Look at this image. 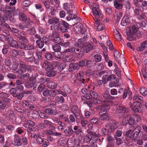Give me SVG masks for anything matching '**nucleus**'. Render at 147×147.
Here are the masks:
<instances>
[{"label":"nucleus","mask_w":147,"mask_h":147,"mask_svg":"<svg viewBox=\"0 0 147 147\" xmlns=\"http://www.w3.org/2000/svg\"><path fill=\"white\" fill-rule=\"evenodd\" d=\"M75 26H76V29L78 28V30L80 31L83 37L79 39L78 40V42H75L74 44V45L75 47V48L81 47V45L83 44V42L87 40L88 37V35L86 32V30L85 28H83L81 30L82 28V24L80 22L77 23L76 24H75Z\"/></svg>","instance_id":"nucleus-1"},{"label":"nucleus","mask_w":147,"mask_h":147,"mask_svg":"<svg viewBox=\"0 0 147 147\" xmlns=\"http://www.w3.org/2000/svg\"><path fill=\"white\" fill-rule=\"evenodd\" d=\"M89 135H86L83 138L84 142L86 143H88L91 141L90 146H92L94 145V143L97 140V134L95 133L90 131L89 130H87Z\"/></svg>","instance_id":"nucleus-2"},{"label":"nucleus","mask_w":147,"mask_h":147,"mask_svg":"<svg viewBox=\"0 0 147 147\" xmlns=\"http://www.w3.org/2000/svg\"><path fill=\"white\" fill-rule=\"evenodd\" d=\"M50 28L51 30H58L59 29L63 33L67 32L69 29V24L65 21H63L61 22H60L56 27L54 26H52L50 27Z\"/></svg>","instance_id":"nucleus-3"},{"label":"nucleus","mask_w":147,"mask_h":147,"mask_svg":"<svg viewBox=\"0 0 147 147\" xmlns=\"http://www.w3.org/2000/svg\"><path fill=\"white\" fill-rule=\"evenodd\" d=\"M31 69L30 65H26L24 62L21 61L20 62L19 68L17 71L18 74H21L26 73V71L28 72Z\"/></svg>","instance_id":"nucleus-4"},{"label":"nucleus","mask_w":147,"mask_h":147,"mask_svg":"<svg viewBox=\"0 0 147 147\" xmlns=\"http://www.w3.org/2000/svg\"><path fill=\"white\" fill-rule=\"evenodd\" d=\"M130 107L135 113L143 112L144 109L142 104L139 101L134 102Z\"/></svg>","instance_id":"nucleus-5"},{"label":"nucleus","mask_w":147,"mask_h":147,"mask_svg":"<svg viewBox=\"0 0 147 147\" xmlns=\"http://www.w3.org/2000/svg\"><path fill=\"white\" fill-rule=\"evenodd\" d=\"M92 14L95 16V18L94 19L95 21V25H97L100 23V20L99 17L101 18L102 17L103 15L100 10L97 9L96 7H93L92 8Z\"/></svg>","instance_id":"nucleus-6"},{"label":"nucleus","mask_w":147,"mask_h":147,"mask_svg":"<svg viewBox=\"0 0 147 147\" xmlns=\"http://www.w3.org/2000/svg\"><path fill=\"white\" fill-rule=\"evenodd\" d=\"M49 37L51 41L55 43H58L61 41V38L58 32L55 31H53L51 33H50Z\"/></svg>","instance_id":"nucleus-7"},{"label":"nucleus","mask_w":147,"mask_h":147,"mask_svg":"<svg viewBox=\"0 0 147 147\" xmlns=\"http://www.w3.org/2000/svg\"><path fill=\"white\" fill-rule=\"evenodd\" d=\"M11 143L13 145L17 146H20L22 144V142L20 137L16 134L14 137L11 141Z\"/></svg>","instance_id":"nucleus-8"},{"label":"nucleus","mask_w":147,"mask_h":147,"mask_svg":"<svg viewBox=\"0 0 147 147\" xmlns=\"http://www.w3.org/2000/svg\"><path fill=\"white\" fill-rule=\"evenodd\" d=\"M79 67H83L84 66L90 67L92 66V61L87 59H84L78 62Z\"/></svg>","instance_id":"nucleus-9"},{"label":"nucleus","mask_w":147,"mask_h":147,"mask_svg":"<svg viewBox=\"0 0 147 147\" xmlns=\"http://www.w3.org/2000/svg\"><path fill=\"white\" fill-rule=\"evenodd\" d=\"M138 26L136 25L131 26L129 31L127 32V36H130L135 34L138 30Z\"/></svg>","instance_id":"nucleus-10"},{"label":"nucleus","mask_w":147,"mask_h":147,"mask_svg":"<svg viewBox=\"0 0 147 147\" xmlns=\"http://www.w3.org/2000/svg\"><path fill=\"white\" fill-rule=\"evenodd\" d=\"M71 111L75 116V119H78L79 117H80V116L82 115L80 114L78 106L76 105L73 106L72 107Z\"/></svg>","instance_id":"nucleus-11"},{"label":"nucleus","mask_w":147,"mask_h":147,"mask_svg":"<svg viewBox=\"0 0 147 147\" xmlns=\"http://www.w3.org/2000/svg\"><path fill=\"white\" fill-rule=\"evenodd\" d=\"M112 123L115 125H111V123H108L105 125V127L108 129V132L109 133L113 131L116 128V127L115 125H117V122L115 120H113Z\"/></svg>","instance_id":"nucleus-12"},{"label":"nucleus","mask_w":147,"mask_h":147,"mask_svg":"<svg viewBox=\"0 0 147 147\" xmlns=\"http://www.w3.org/2000/svg\"><path fill=\"white\" fill-rule=\"evenodd\" d=\"M7 41L9 44L12 47L18 49V44L17 42L13 40L12 37L8 38Z\"/></svg>","instance_id":"nucleus-13"},{"label":"nucleus","mask_w":147,"mask_h":147,"mask_svg":"<svg viewBox=\"0 0 147 147\" xmlns=\"http://www.w3.org/2000/svg\"><path fill=\"white\" fill-rule=\"evenodd\" d=\"M47 22L48 23L54 26L56 25L57 26V25L58 26L60 22H59V19L56 17L49 19L48 20Z\"/></svg>","instance_id":"nucleus-14"},{"label":"nucleus","mask_w":147,"mask_h":147,"mask_svg":"<svg viewBox=\"0 0 147 147\" xmlns=\"http://www.w3.org/2000/svg\"><path fill=\"white\" fill-rule=\"evenodd\" d=\"M43 111L46 114L51 115H55L58 113L57 110H53L49 108L45 109L43 110Z\"/></svg>","instance_id":"nucleus-15"},{"label":"nucleus","mask_w":147,"mask_h":147,"mask_svg":"<svg viewBox=\"0 0 147 147\" xmlns=\"http://www.w3.org/2000/svg\"><path fill=\"white\" fill-rule=\"evenodd\" d=\"M102 96L105 100H104V102L107 103L109 102L114 99V97L111 96L107 92H105L102 94Z\"/></svg>","instance_id":"nucleus-16"},{"label":"nucleus","mask_w":147,"mask_h":147,"mask_svg":"<svg viewBox=\"0 0 147 147\" xmlns=\"http://www.w3.org/2000/svg\"><path fill=\"white\" fill-rule=\"evenodd\" d=\"M13 9H8L6 10V11H4L3 12L5 13L6 15H8L9 16V20L10 22H11V23H14L15 22V20L14 19L12 18V17L10 16V15L11 14L13 13V11L15 10V7H13Z\"/></svg>","instance_id":"nucleus-17"},{"label":"nucleus","mask_w":147,"mask_h":147,"mask_svg":"<svg viewBox=\"0 0 147 147\" xmlns=\"http://www.w3.org/2000/svg\"><path fill=\"white\" fill-rule=\"evenodd\" d=\"M73 12H70L69 13H67L69 15H68L66 17V19L67 21H69L70 20H73V19H76V20L78 21H80L81 20L80 18L77 16V15L75 14H73L72 13Z\"/></svg>","instance_id":"nucleus-18"},{"label":"nucleus","mask_w":147,"mask_h":147,"mask_svg":"<svg viewBox=\"0 0 147 147\" xmlns=\"http://www.w3.org/2000/svg\"><path fill=\"white\" fill-rule=\"evenodd\" d=\"M67 129H66L63 131V133L65 134L66 136L70 137L73 134L72 126L71 125L67 127Z\"/></svg>","instance_id":"nucleus-19"},{"label":"nucleus","mask_w":147,"mask_h":147,"mask_svg":"<svg viewBox=\"0 0 147 147\" xmlns=\"http://www.w3.org/2000/svg\"><path fill=\"white\" fill-rule=\"evenodd\" d=\"M51 67L50 62L47 61H45L42 66V68L45 69L47 71L52 70V68Z\"/></svg>","instance_id":"nucleus-20"},{"label":"nucleus","mask_w":147,"mask_h":147,"mask_svg":"<svg viewBox=\"0 0 147 147\" xmlns=\"http://www.w3.org/2000/svg\"><path fill=\"white\" fill-rule=\"evenodd\" d=\"M147 48V40L144 41L137 48L138 51L142 52Z\"/></svg>","instance_id":"nucleus-21"},{"label":"nucleus","mask_w":147,"mask_h":147,"mask_svg":"<svg viewBox=\"0 0 147 147\" xmlns=\"http://www.w3.org/2000/svg\"><path fill=\"white\" fill-rule=\"evenodd\" d=\"M73 6L72 5H70L67 3L64 4L63 9L67 11V13H69L70 12H73L72 8Z\"/></svg>","instance_id":"nucleus-22"},{"label":"nucleus","mask_w":147,"mask_h":147,"mask_svg":"<svg viewBox=\"0 0 147 147\" xmlns=\"http://www.w3.org/2000/svg\"><path fill=\"white\" fill-rule=\"evenodd\" d=\"M69 71L70 72H72L76 69H78L80 68L79 65L78 63H71L69 64Z\"/></svg>","instance_id":"nucleus-23"},{"label":"nucleus","mask_w":147,"mask_h":147,"mask_svg":"<svg viewBox=\"0 0 147 147\" xmlns=\"http://www.w3.org/2000/svg\"><path fill=\"white\" fill-rule=\"evenodd\" d=\"M134 132L131 131L130 134V136L132 140L133 141H135L137 139L138 136V135L140 131L139 129H136L134 131Z\"/></svg>","instance_id":"nucleus-24"},{"label":"nucleus","mask_w":147,"mask_h":147,"mask_svg":"<svg viewBox=\"0 0 147 147\" xmlns=\"http://www.w3.org/2000/svg\"><path fill=\"white\" fill-rule=\"evenodd\" d=\"M118 113H127L129 111V109L124 105H119L117 109Z\"/></svg>","instance_id":"nucleus-25"},{"label":"nucleus","mask_w":147,"mask_h":147,"mask_svg":"<svg viewBox=\"0 0 147 147\" xmlns=\"http://www.w3.org/2000/svg\"><path fill=\"white\" fill-rule=\"evenodd\" d=\"M107 106L105 105H101L97 106L96 108L98 110L100 111L99 114L102 113H105L107 112Z\"/></svg>","instance_id":"nucleus-26"},{"label":"nucleus","mask_w":147,"mask_h":147,"mask_svg":"<svg viewBox=\"0 0 147 147\" xmlns=\"http://www.w3.org/2000/svg\"><path fill=\"white\" fill-rule=\"evenodd\" d=\"M47 87L50 89H55L57 88L58 84L57 83L52 81H50L46 83Z\"/></svg>","instance_id":"nucleus-27"},{"label":"nucleus","mask_w":147,"mask_h":147,"mask_svg":"<svg viewBox=\"0 0 147 147\" xmlns=\"http://www.w3.org/2000/svg\"><path fill=\"white\" fill-rule=\"evenodd\" d=\"M26 124L28 126V128L30 130L34 131V127H33L35 126V122L34 121L30 120H29L27 121L26 122Z\"/></svg>","instance_id":"nucleus-28"},{"label":"nucleus","mask_w":147,"mask_h":147,"mask_svg":"<svg viewBox=\"0 0 147 147\" xmlns=\"http://www.w3.org/2000/svg\"><path fill=\"white\" fill-rule=\"evenodd\" d=\"M130 22V20L129 17L127 16H124L122 19L121 22L122 26H125L128 24Z\"/></svg>","instance_id":"nucleus-29"},{"label":"nucleus","mask_w":147,"mask_h":147,"mask_svg":"<svg viewBox=\"0 0 147 147\" xmlns=\"http://www.w3.org/2000/svg\"><path fill=\"white\" fill-rule=\"evenodd\" d=\"M99 115V118L101 121H107L110 119V117L108 114L107 113H105Z\"/></svg>","instance_id":"nucleus-30"},{"label":"nucleus","mask_w":147,"mask_h":147,"mask_svg":"<svg viewBox=\"0 0 147 147\" xmlns=\"http://www.w3.org/2000/svg\"><path fill=\"white\" fill-rule=\"evenodd\" d=\"M73 134L78 135L82 132V129L79 126L75 125L73 127Z\"/></svg>","instance_id":"nucleus-31"},{"label":"nucleus","mask_w":147,"mask_h":147,"mask_svg":"<svg viewBox=\"0 0 147 147\" xmlns=\"http://www.w3.org/2000/svg\"><path fill=\"white\" fill-rule=\"evenodd\" d=\"M76 120L77 121L80 120L81 125L83 127H86V124H87L88 121L84 120V117L82 115H80L78 119H76Z\"/></svg>","instance_id":"nucleus-32"},{"label":"nucleus","mask_w":147,"mask_h":147,"mask_svg":"<svg viewBox=\"0 0 147 147\" xmlns=\"http://www.w3.org/2000/svg\"><path fill=\"white\" fill-rule=\"evenodd\" d=\"M30 117L34 119H37L39 117V113L36 111H33L30 113Z\"/></svg>","instance_id":"nucleus-33"},{"label":"nucleus","mask_w":147,"mask_h":147,"mask_svg":"<svg viewBox=\"0 0 147 147\" xmlns=\"http://www.w3.org/2000/svg\"><path fill=\"white\" fill-rule=\"evenodd\" d=\"M88 95L90 98V99L91 98L93 99H97L99 96L98 94L96 92L93 91H90V92H89Z\"/></svg>","instance_id":"nucleus-34"},{"label":"nucleus","mask_w":147,"mask_h":147,"mask_svg":"<svg viewBox=\"0 0 147 147\" xmlns=\"http://www.w3.org/2000/svg\"><path fill=\"white\" fill-rule=\"evenodd\" d=\"M86 53L89 52L90 51L93 49L94 44L93 43H88L86 45Z\"/></svg>","instance_id":"nucleus-35"},{"label":"nucleus","mask_w":147,"mask_h":147,"mask_svg":"<svg viewBox=\"0 0 147 147\" xmlns=\"http://www.w3.org/2000/svg\"><path fill=\"white\" fill-rule=\"evenodd\" d=\"M19 18L20 21L25 22L27 20V16L23 13L21 12L19 15Z\"/></svg>","instance_id":"nucleus-36"},{"label":"nucleus","mask_w":147,"mask_h":147,"mask_svg":"<svg viewBox=\"0 0 147 147\" xmlns=\"http://www.w3.org/2000/svg\"><path fill=\"white\" fill-rule=\"evenodd\" d=\"M19 54V51L18 50L11 49L10 51L9 55L11 57H17Z\"/></svg>","instance_id":"nucleus-37"},{"label":"nucleus","mask_w":147,"mask_h":147,"mask_svg":"<svg viewBox=\"0 0 147 147\" xmlns=\"http://www.w3.org/2000/svg\"><path fill=\"white\" fill-rule=\"evenodd\" d=\"M55 100L58 104L62 103L65 101L64 98L63 96H61V97L56 96L55 98Z\"/></svg>","instance_id":"nucleus-38"},{"label":"nucleus","mask_w":147,"mask_h":147,"mask_svg":"<svg viewBox=\"0 0 147 147\" xmlns=\"http://www.w3.org/2000/svg\"><path fill=\"white\" fill-rule=\"evenodd\" d=\"M18 40L20 43H27L28 42V40L27 38L25 36L22 35H21L20 37H19Z\"/></svg>","instance_id":"nucleus-39"},{"label":"nucleus","mask_w":147,"mask_h":147,"mask_svg":"<svg viewBox=\"0 0 147 147\" xmlns=\"http://www.w3.org/2000/svg\"><path fill=\"white\" fill-rule=\"evenodd\" d=\"M53 55L55 57L59 59H62L63 58L62 53L60 51L54 52Z\"/></svg>","instance_id":"nucleus-40"},{"label":"nucleus","mask_w":147,"mask_h":147,"mask_svg":"<svg viewBox=\"0 0 147 147\" xmlns=\"http://www.w3.org/2000/svg\"><path fill=\"white\" fill-rule=\"evenodd\" d=\"M42 3L46 9L50 8L51 7V3L49 0H44Z\"/></svg>","instance_id":"nucleus-41"},{"label":"nucleus","mask_w":147,"mask_h":147,"mask_svg":"<svg viewBox=\"0 0 147 147\" xmlns=\"http://www.w3.org/2000/svg\"><path fill=\"white\" fill-rule=\"evenodd\" d=\"M114 5L115 8L117 9H120L123 7V4L121 3H119L116 0L114 1Z\"/></svg>","instance_id":"nucleus-42"},{"label":"nucleus","mask_w":147,"mask_h":147,"mask_svg":"<svg viewBox=\"0 0 147 147\" xmlns=\"http://www.w3.org/2000/svg\"><path fill=\"white\" fill-rule=\"evenodd\" d=\"M75 48L74 47L70 46L68 49H66L63 52L64 53H65L68 52H70L72 53H74L75 51Z\"/></svg>","instance_id":"nucleus-43"},{"label":"nucleus","mask_w":147,"mask_h":147,"mask_svg":"<svg viewBox=\"0 0 147 147\" xmlns=\"http://www.w3.org/2000/svg\"><path fill=\"white\" fill-rule=\"evenodd\" d=\"M56 74V71L55 70H52L51 71H48L46 73V76L49 77H53Z\"/></svg>","instance_id":"nucleus-44"},{"label":"nucleus","mask_w":147,"mask_h":147,"mask_svg":"<svg viewBox=\"0 0 147 147\" xmlns=\"http://www.w3.org/2000/svg\"><path fill=\"white\" fill-rule=\"evenodd\" d=\"M2 61L4 63V65L7 66H9L11 64V60L8 58L3 59Z\"/></svg>","instance_id":"nucleus-45"},{"label":"nucleus","mask_w":147,"mask_h":147,"mask_svg":"<svg viewBox=\"0 0 147 147\" xmlns=\"http://www.w3.org/2000/svg\"><path fill=\"white\" fill-rule=\"evenodd\" d=\"M140 93L144 96H146L147 95V90L144 87H142L140 90Z\"/></svg>","instance_id":"nucleus-46"},{"label":"nucleus","mask_w":147,"mask_h":147,"mask_svg":"<svg viewBox=\"0 0 147 147\" xmlns=\"http://www.w3.org/2000/svg\"><path fill=\"white\" fill-rule=\"evenodd\" d=\"M58 124L59 125L58 127V129L60 131L63 130L64 129V127L65 126V124L61 121H59Z\"/></svg>","instance_id":"nucleus-47"},{"label":"nucleus","mask_w":147,"mask_h":147,"mask_svg":"<svg viewBox=\"0 0 147 147\" xmlns=\"http://www.w3.org/2000/svg\"><path fill=\"white\" fill-rule=\"evenodd\" d=\"M36 43L40 49L42 48L44 45V42L41 39L37 40L36 41Z\"/></svg>","instance_id":"nucleus-48"},{"label":"nucleus","mask_w":147,"mask_h":147,"mask_svg":"<svg viewBox=\"0 0 147 147\" xmlns=\"http://www.w3.org/2000/svg\"><path fill=\"white\" fill-rule=\"evenodd\" d=\"M65 60L69 62H72L74 61L73 56L72 55L66 56L65 57Z\"/></svg>","instance_id":"nucleus-49"},{"label":"nucleus","mask_w":147,"mask_h":147,"mask_svg":"<svg viewBox=\"0 0 147 147\" xmlns=\"http://www.w3.org/2000/svg\"><path fill=\"white\" fill-rule=\"evenodd\" d=\"M9 48V46L7 45H5L3 46L2 52L3 54H6L8 52L7 49Z\"/></svg>","instance_id":"nucleus-50"},{"label":"nucleus","mask_w":147,"mask_h":147,"mask_svg":"<svg viewBox=\"0 0 147 147\" xmlns=\"http://www.w3.org/2000/svg\"><path fill=\"white\" fill-rule=\"evenodd\" d=\"M50 9V14L53 16L55 15L57 11L55 7L53 6H51Z\"/></svg>","instance_id":"nucleus-51"},{"label":"nucleus","mask_w":147,"mask_h":147,"mask_svg":"<svg viewBox=\"0 0 147 147\" xmlns=\"http://www.w3.org/2000/svg\"><path fill=\"white\" fill-rule=\"evenodd\" d=\"M103 78H107V80L108 81L111 80L116 78L114 74L111 75L108 77L107 75H105L103 76Z\"/></svg>","instance_id":"nucleus-52"},{"label":"nucleus","mask_w":147,"mask_h":147,"mask_svg":"<svg viewBox=\"0 0 147 147\" xmlns=\"http://www.w3.org/2000/svg\"><path fill=\"white\" fill-rule=\"evenodd\" d=\"M6 76L9 79L14 80L16 78V75L13 73H9L7 74Z\"/></svg>","instance_id":"nucleus-53"},{"label":"nucleus","mask_w":147,"mask_h":147,"mask_svg":"<svg viewBox=\"0 0 147 147\" xmlns=\"http://www.w3.org/2000/svg\"><path fill=\"white\" fill-rule=\"evenodd\" d=\"M94 58L96 62H99L102 60V56L99 54H96L94 55Z\"/></svg>","instance_id":"nucleus-54"},{"label":"nucleus","mask_w":147,"mask_h":147,"mask_svg":"<svg viewBox=\"0 0 147 147\" xmlns=\"http://www.w3.org/2000/svg\"><path fill=\"white\" fill-rule=\"evenodd\" d=\"M39 116L42 119H47L49 118V116L48 115H46V113L43 112H40L39 113Z\"/></svg>","instance_id":"nucleus-55"},{"label":"nucleus","mask_w":147,"mask_h":147,"mask_svg":"<svg viewBox=\"0 0 147 147\" xmlns=\"http://www.w3.org/2000/svg\"><path fill=\"white\" fill-rule=\"evenodd\" d=\"M52 48L55 52L60 51L61 49V47L59 44H54Z\"/></svg>","instance_id":"nucleus-56"},{"label":"nucleus","mask_w":147,"mask_h":147,"mask_svg":"<svg viewBox=\"0 0 147 147\" xmlns=\"http://www.w3.org/2000/svg\"><path fill=\"white\" fill-rule=\"evenodd\" d=\"M45 82V79L43 78H41L40 76L39 77L38 75V77L37 78L36 80V83H40V84H43Z\"/></svg>","instance_id":"nucleus-57"},{"label":"nucleus","mask_w":147,"mask_h":147,"mask_svg":"<svg viewBox=\"0 0 147 147\" xmlns=\"http://www.w3.org/2000/svg\"><path fill=\"white\" fill-rule=\"evenodd\" d=\"M63 90L67 94H69L71 92V89L69 86L67 85L64 86Z\"/></svg>","instance_id":"nucleus-58"},{"label":"nucleus","mask_w":147,"mask_h":147,"mask_svg":"<svg viewBox=\"0 0 147 147\" xmlns=\"http://www.w3.org/2000/svg\"><path fill=\"white\" fill-rule=\"evenodd\" d=\"M4 1L7 3L9 2L10 1L9 3L10 6L15 5L17 2V0H4Z\"/></svg>","instance_id":"nucleus-59"},{"label":"nucleus","mask_w":147,"mask_h":147,"mask_svg":"<svg viewBox=\"0 0 147 147\" xmlns=\"http://www.w3.org/2000/svg\"><path fill=\"white\" fill-rule=\"evenodd\" d=\"M114 51V56L115 59H120V56L121 54L119 53V52L116 50H115Z\"/></svg>","instance_id":"nucleus-60"},{"label":"nucleus","mask_w":147,"mask_h":147,"mask_svg":"<svg viewBox=\"0 0 147 147\" xmlns=\"http://www.w3.org/2000/svg\"><path fill=\"white\" fill-rule=\"evenodd\" d=\"M129 114H127L126 115V116H125L122 120V123L123 125H125L127 123H128V119L129 117Z\"/></svg>","instance_id":"nucleus-61"},{"label":"nucleus","mask_w":147,"mask_h":147,"mask_svg":"<svg viewBox=\"0 0 147 147\" xmlns=\"http://www.w3.org/2000/svg\"><path fill=\"white\" fill-rule=\"evenodd\" d=\"M19 45H18V48H19L20 49H25L26 50L27 46L26 43H20Z\"/></svg>","instance_id":"nucleus-62"},{"label":"nucleus","mask_w":147,"mask_h":147,"mask_svg":"<svg viewBox=\"0 0 147 147\" xmlns=\"http://www.w3.org/2000/svg\"><path fill=\"white\" fill-rule=\"evenodd\" d=\"M5 112L7 116H8L9 117L11 118L13 114V112L10 109H6Z\"/></svg>","instance_id":"nucleus-63"},{"label":"nucleus","mask_w":147,"mask_h":147,"mask_svg":"<svg viewBox=\"0 0 147 147\" xmlns=\"http://www.w3.org/2000/svg\"><path fill=\"white\" fill-rule=\"evenodd\" d=\"M38 77V75L37 74H34L29 78V80L31 82H36L37 78Z\"/></svg>","instance_id":"nucleus-64"}]
</instances>
